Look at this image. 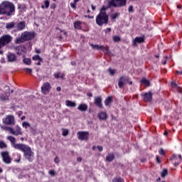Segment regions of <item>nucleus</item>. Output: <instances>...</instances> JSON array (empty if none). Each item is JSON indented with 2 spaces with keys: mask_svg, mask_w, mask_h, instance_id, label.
I'll use <instances>...</instances> for the list:
<instances>
[{
  "mask_svg": "<svg viewBox=\"0 0 182 182\" xmlns=\"http://www.w3.org/2000/svg\"><path fill=\"white\" fill-rule=\"evenodd\" d=\"M60 75V73H54V76L56 79H59V76Z\"/></svg>",
  "mask_w": 182,
  "mask_h": 182,
  "instance_id": "nucleus-47",
  "label": "nucleus"
},
{
  "mask_svg": "<svg viewBox=\"0 0 182 182\" xmlns=\"http://www.w3.org/2000/svg\"><path fill=\"white\" fill-rule=\"evenodd\" d=\"M64 76H65V74L60 73V76H59V78H60V79H63V77H64Z\"/></svg>",
  "mask_w": 182,
  "mask_h": 182,
  "instance_id": "nucleus-54",
  "label": "nucleus"
},
{
  "mask_svg": "<svg viewBox=\"0 0 182 182\" xmlns=\"http://www.w3.org/2000/svg\"><path fill=\"white\" fill-rule=\"evenodd\" d=\"M156 160L158 163H160V158L159 156H156Z\"/></svg>",
  "mask_w": 182,
  "mask_h": 182,
  "instance_id": "nucleus-61",
  "label": "nucleus"
},
{
  "mask_svg": "<svg viewBox=\"0 0 182 182\" xmlns=\"http://www.w3.org/2000/svg\"><path fill=\"white\" fill-rule=\"evenodd\" d=\"M77 109L80 112H86V110H87V106L86 104H80L78 105Z\"/></svg>",
  "mask_w": 182,
  "mask_h": 182,
  "instance_id": "nucleus-25",
  "label": "nucleus"
},
{
  "mask_svg": "<svg viewBox=\"0 0 182 182\" xmlns=\"http://www.w3.org/2000/svg\"><path fill=\"white\" fill-rule=\"evenodd\" d=\"M54 161L58 164L60 161L59 160V158L58 156H55Z\"/></svg>",
  "mask_w": 182,
  "mask_h": 182,
  "instance_id": "nucleus-49",
  "label": "nucleus"
},
{
  "mask_svg": "<svg viewBox=\"0 0 182 182\" xmlns=\"http://www.w3.org/2000/svg\"><path fill=\"white\" fill-rule=\"evenodd\" d=\"M56 90H57V92H60V90H61L60 87H57Z\"/></svg>",
  "mask_w": 182,
  "mask_h": 182,
  "instance_id": "nucleus-60",
  "label": "nucleus"
},
{
  "mask_svg": "<svg viewBox=\"0 0 182 182\" xmlns=\"http://www.w3.org/2000/svg\"><path fill=\"white\" fill-rule=\"evenodd\" d=\"M25 26H26L25 21H21L16 25L15 29L16 31H23V29H25Z\"/></svg>",
  "mask_w": 182,
  "mask_h": 182,
  "instance_id": "nucleus-17",
  "label": "nucleus"
},
{
  "mask_svg": "<svg viewBox=\"0 0 182 182\" xmlns=\"http://www.w3.org/2000/svg\"><path fill=\"white\" fill-rule=\"evenodd\" d=\"M1 156H2L3 161L6 164H9V163H11V157L9 156V153H8V151L1 152Z\"/></svg>",
  "mask_w": 182,
  "mask_h": 182,
  "instance_id": "nucleus-14",
  "label": "nucleus"
},
{
  "mask_svg": "<svg viewBox=\"0 0 182 182\" xmlns=\"http://www.w3.org/2000/svg\"><path fill=\"white\" fill-rule=\"evenodd\" d=\"M144 42V38L143 37H136L134 38L133 45L134 46H136V43H143Z\"/></svg>",
  "mask_w": 182,
  "mask_h": 182,
  "instance_id": "nucleus-23",
  "label": "nucleus"
},
{
  "mask_svg": "<svg viewBox=\"0 0 182 182\" xmlns=\"http://www.w3.org/2000/svg\"><path fill=\"white\" fill-rule=\"evenodd\" d=\"M3 130L5 132H9L10 134H13V136H22V128L19 127V125H16L15 129L11 127H1Z\"/></svg>",
  "mask_w": 182,
  "mask_h": 182,
  "instance_id": "nucleus-6",
  "label": "nucleus"
},
{
  "mask_svg": "<svg viewBox=\"0 0 182 182\" xmlns=\"http://www.w3.org/2000/svg\"><path fill=\"white\" fill-rule=\"evenodd\" d=\"M25 119H26V117H25V116H23V117H21V120H25Z\"/></svg>",
  "mask_w": 182,
  "mask_h": 182,
  "instance_id": "nucleus-63",
  "label": "nucleus"
},
{
  "mask_svg": "<svg viewBox=\"0 0 182 182\" xmlns=\"http://www.w3.org/2000/svg\"><path fill=\"white\" fill-rule=\"evenodd\" d=\"M141 82L145 85V86H150V81L146 78H143Z\"/></svg>",
  "mask_w": 182,
  "mask_h": 182,
  "instance_id": "nucleus-30",
  "label": "nucleus"
},
{
  "mask_svg": "<svg viewBox=\"0 0 182 182\" xmlns=\"http://www.w3.org/2000/svg\"><path fill=\"white\" fill-rule=\"evenodd\" d=\"M23 63L29 65H31V63H32V61H31V58H24Z\"/></svg>",
  "mask_w": 182,
  "mask_h": 182,
  "instance_id": "nucleus-34",
  "label": "nucleus"
},
{
  "mask_svg": "<svg viewBox=\"0 0 182 182\" xmlns=\"http://www.w3.org/2000/svg\"><path fill=\"white\" fill-rule=\"evenodd\" d=\"M109 9L108 6H103L100 10V13L96 16V23L98 26H103L109 23V14L106 12Z\"/></svg>",
  "mask_w": 182,
  "mask_h": 182,
  "instance_id": "nucleus-1",
  "label": "nucleus"
},
{
  "mask_svg": "<svg viewBox=\"0 0 182 182\" xmlns=\"http://www.w3.org/2000/svg\"><path fill=\"white\" fill-rule=\"evenodd\" d=\"M15 11V6L9 1H4L0 4V15L12 14Z\"/></svg>",
  "mask_w": 182,
  "mask_h": 182,
  "instance_id": "nucleus-3",
  "label": "nucleus"
},
{
  "mask_svg": "<svg viewBox=\"0 0 182 182\" xmlns=\"http://www.w3.org/2000/svg\"><path fill=\"white\" fill-rule=\"evenodd\" d=\"M18 8L22 12H25V11L26 10V6H25L24 5H21Z\"/></svg>",
  "mask_w": 182,
  "mask_h": 182,
  "instance_id": "nucleus-43",
  "label": "nucleus"
},
{
  "mask_svg": "<svg viewBox=\"0 0 182 182\" xmlns=\"http://www.w3.org/2000/svg\"><path fill=\"white\" fill-rule=\"evenodd\" d=\"M118 82V86L119 87V89H122V87L124 86H126V85H127V83H129V85H132L133 82L132 81H130V77H129L128 76L126 75H122L119 77V79L117 80Z\"/></svg>",
  "mask_w": 182,
  "mask_h": 182,
  "instance_id": "nucleus-8",
  "label": "nucleus"
},
{
  "mask_svg": "<svg viewBox=\"0 0 182 182\" xmlns=\"http://www.w3.org/2000/svg\"><path fill=\"white\" fill-rule=\"evenodd\" d=\"M127 0H108V8L114 6V8H122V6H126V2Z\"/></svg>",
  "mask_w": 182,
  "mask_h": 182,
  "instance_id": "nucleus-7",
  "label": "nucleus"
},
{
  "mask_svg": "<svg viewBox=\"0 0 182 182\" xmlns=\"http://www.w3.org/2000/svg\"><path fill=\"white\" fill-rule=\"evenodd\" d=\"M32 59L36 62V65L41 66V63H42V58L38 55L33 56Z\"/></svg>",
  "mask_w": 182,
  "mask_h": 182,
  "instance_id": "nucleus-18",
  "label": "nucleus"
},
{
  "mask_svg": "<svg viewBox=\"0 0 182 182\" xmlns=\"http://www.w3.org/2000/svg\"><path fill=\"white\" fill-rule=\"evenodd\" d=\"M144 102H150L151 100L152 94L151 92H146L144 95Z\"/></svg>",
  "mask_w": 182,
  "mask_h": 182,
  "instance_id": "nucleus-21",
  "label": "nucleus"
},
{
  "mask_svg": "<svg viewBox=\"0 0 182 182\" xmlns=\"http://www.w3.org/2000/svg\"><path fill=\"white\" fill-rule=\"evenodd\" d=\"M92 11H96V6L91 5Z\"/></svg>",
  "mask_w": 182,
  "mask_h": 182,
  "instance_id": "nucleus-58",
  "label": "nucleus"
},
{
  "mask_svg": "<svg viewBox=\"0 0 182 182\" xmlns=\"http://www.w3.org/2000/svg\"><path fill=\"white\" fill-rule=\"evenodd\" d=\"M108 72H109V74L111 75V76H113V75H114V73H116V71L114 70H112L111 68H109L108 70Z\"/></svg>",
  "mask_w": 182,
  "mask_h": 182,
  "instance_id": "nucleus-42",
  "label": "nucleus"
},
{
  "mask_svg": "<svg viewBox=\"0 0 182 182\" xmlns=\"http://www.w3.org/2000/svg\"><path fill=\"white\" fill-rule=\"evenodd\" d=\"M114 160V155L113 154H109L107 157H106V161H113Z\"/></svg>",
  "mask_w": 182,
  "mask_h": 182,
  "instance_id": "nucleus-26",
  "label": "nucleus"
},
{
  "mask_svg": "<svg viewBox=\"0 0 182 182\" xmlns=\"http://www.w3.org/2000/svg\"><path fill=\"white\" fill-rule=\"evenodd\" d=\"M14 93V90L11 89L9 86L5 87V90L0 95V102L1 103H6L11 100V95Z\"/></svg>",
  "mask_w": 182,
  "mask_h": 182,
  "instance_id": "nucleus-5",
  "label": "nucleus"
},
{
  "mask_svg": "<svg viewBox=\"0 0 182 182\" xmlns=\"http://www.w3.org/2000/svg\"><path fill=\"white\" fill-rule=\"evenodd\" d=\"M49 174L52 176V177H55V171L54 170H50L48 171Z\"/></svg>",
  "mask_w": 182,
  "mask_h": 182,
  "instance_id": "nucleus-45",
  "label": "nucleus"
},
{
  "mask_svg": "<svg viewBox=\"0 0 182 182\" xmlns=\"http://www.w3.org/2000/svg\"><path fill=\"white\" fill-rule=\"evenodd\" d=\"M71 8H73V9H76V3H70Z\"/></svg>",
  "mask_w": 182,
  "mask_h": 182,
  "instance_id": "nucleus-48",
  "label": "nucleus"
},
{
  "mask_svg": "<svg viewBox=\"0 0 182 182\" xmlns=\"http://www.w3.org/2000/svg\"><path fill=\"white\" fill-rule=\"evenodd\" d=\"M16 149L23 153L24 157H26L28 161H33L34 154L29 146L23 144V145H18Z\"/></svg>",
  "mask_w": 182,
  "mask_h": 182,
  "instance_id": "nucleus-2",
  "label": "nucleus"
},
{
  "mask_svg": "<svg viewBox=\"0 0 182 182\" xmlns=\"http://www.w3.org/2000/svg\"><path fill=\"white\" fill-rule=\"evenodd\" d=\"M22 126H23V127L28 129V127H31V124H29V122H23Z\"/></svg>",
  "mask_w": 182,
  "mask_h": 182,
  "instance_id": "nucleus-32",
  "label": "nucleus"
},
{
  "mask_svg": "<svg viewBox=\"0 0 182 182\" xmlns=\"http://www.w3.org/2000/svg\"><path fill=\"white\" fill-rule=\"evenodd\" d=\"M87 18H89V19H93V16H87Z\"/></svg>",
  "mask_w": 182,
  "mask_h": 182,
  "instance_id": "nucleus-64",
  "label": "nucleus"
},
{
  "mask_svg": "<svg viewBox=\"0 0 182 182\" xmlns=\"http://www.w3.org/2000/svg\"><path fill=\"white\" fill-rule=\"evenodd\" d=\"M4 46H5L4 45V43L0 40V49H1V48H4Z\"/></svg>",
  "mask_w": 182,
  "mask_h": 182,
  "instance_id": "nucleus-55",
  "label": "nucleus"
},
{
  "mask_svg": "<svg viewBox=\"0 0 182 182\" xmlns=\"http://www.w3.org/2000/svg\"><path fill=\"white\" fill-rule=\"evenodd\" d=\"M35 50L36 53H41V50H39L38 49H36Z\"/></svg>",
  "mask_w": 182,
  "mask_h": 182,
  "instance_id": "nucleus-62",
  "label": "nucleus"
},
{
  "mask_svg": "<svg viewBox=\"0 0 182 182\" xmlns=\"http://www.w3.org/2000/svg\"><path fill=\"white\" fill-rule=\"evenodd\" d=\"M128 11H129V12H133V6H129Z\"/></svg>",
  "mask_w": 182,
  "mask_h": 182,
  "instance_id": "nucleus-51",
  "label": "nucleus"
},
{
  "mask_svg": "<svg viewBox=\"0 0 182 182\" xmlns=\"http://www.w3.org/2000/svg\"><path fill=\"white\" fill-rule=\"evenodd\" d=\"M50 89H52L50 83L48 82H44L41 86V93H43V95H48L49 92H50Z\"/></svg>",
  "mask_w": 182,
  "mask_h": 182,
  "instance_id": "nucleus-10",
  "label": "nucleus"
},
{
  "mask_svg": "<svg viewBox=\"0 0 182 182\" xmlns=\"http://www.w3.org/2000/svg\"><path fill=\"white\" fill-rule=\"evenodd\" d=\"M112 39L114 41V42H119L120 41V37L119 36H114L112 37Z\"/></svg>",
  "mask_w": 182,
  "mask_h": 182,
  "instance_id": "nucleus-39",
  "label": "nucleus"
},
{
  "mask_svg": "<svg viewBox=\"0 0 182 182\" xmlns=\"http://www.w3.org/2000/svg\"><path fill=\"white\" fill-rule=\"evenodd\" d=\"M65 106H67V107H76V102L70 100H66Z\"/></svg>",
  "mask_w": 182,
  "mask_h": 182,
  "instance_id": "nucleus-24",
  "label": "nucleus"
},
{
  "mask_svg": "<svg viewBox=\"0 0 182 182\" xmlns=\"http://www.w3.org/2000/svg\"><path fill=\"white\" fill-rule=\"evenodd\" d=\"M26 53V48L24 46H20L17 48L18 55H25Z\"/></svg>",
  "mask_w": 182,
  "mask_h": 182,
  "instance_id": "nucleus-22",
  "label": "nucleus"
},
{
  "mask_svg": "<svg viewBox=\"0 0 182 182\" xmlns=\"http://www.w3.org/2000/svg\"><path fill=\"white\" fill-rule=\"evenodd\" d=\"M80 25H81V23L80 21H77L74 23V26L75 29H80V28H82Z\"/></svg>",
  "mask_w": 182,
  "mask_h": 182,
  "instance_id": "nucleus-33",
  "label": "nucleus"
},
{
  "mask_svg": "<svg viewBox=\"0 0 182 182\" xmlns=\"http://www.w3.org/2000/svg\"><path fill=\"white\" fill-rule=\"evenodd\" d=\"M119 16V13H114V14H112L110 15V18H111V21H112L113 22H114V21H116V18H117Z\"/></svg>",
  "mask_w": 182,
  "mask_h": 182,
  "instance_id": "nucleus-29",
  "label": "nucleus"
},
{
  "mask_svg": "<svg viewBox=\"0 0 182 182\" xmlns=\"http://www.w3.org/2000/svg\"><path fill=\"white\" fill-rule=\"evenodd\" d=\"M35 38V35L29 31H24L21 34V36L15 40L16 43H23L26 41H31Z\"/></svg>",
  "mask_w": 182,
  "mask_h": 182,
  "instance_id": "nucleus-4",
  "label": "nucleus"
},
{
  "mask_svg": "<svg viewBox=\"0 0 182 182\" xmlns=\"http://www.w3.org/2000/svg\"><path fill=\"white\" fill-rule=\"evenodd\" d=\"M87 96H88V97H92V96H93V95H92V92H88V93H87Z\"/></svg>",
  "mask_w": 182,
  "mask_h": 182,
  "instance_id": "nucleus-57",
  "label": "nucleus"
},
{
  "mask_svg": "<svg viewBox=\"0 0 182 182\" xmlns=\"http://www.w3.org/2000/svg\"><path fill=\"white\" fill-rule=\"evenodd\" d=\"M97 117L100 120H106L107 119V114L105 112H101L97 114Z\"/></svg>",
  "mask_w": 182,
  "mask_h": 182,
  "instance_id": "nucleus-20",
  "label": "nucleus"
},
{
  "mask_svg": "<svg viewBox=\"0 0 182 182\" xmlns=\"http://www.w3.org/2000/svg\"><path fill=\"white\" fill-rule=\"evenodd\" d=\"M15 26H16L14 22H10L6 24V29H12V28H15Z\"/></svg>",
  "mask_w": 182,
  "mask_h": 182,
  "instance_id": "nucleus-27",
  "label": "nucleus"
},
{
  "mask_svg": "<svg viewBox=\"0 0 182 182\" xmlns=\"http://www.w3.org/2000/svg\"><path fill=\"white\" fill-rule=\"evenodd\" d=\"M164 60L162 62V65H166L167 63V57H164Z\"/></svg>",
  "mask_w": 182,
  "mask_h": 182,
  "instance_id": "nucleus-50",
  "label": "nucleus"
},
{
  "mask_svg": "<svg viewBox=\"0 0 182 182\" xmlns=\"http://www.w3.org/2000/svg\"><path fill=\"white\" fill-rule=\"evenodd\" d=\"M23 71L26 72V73H28V74L32 73V69L31 68H24Z\"/></svg>",
  "mask_w": 182,
  "mask_h": 182,
  "instance_id": "nucleus-44",
  "label": "nucleus"
},
{
  "mask_svg": "<svg viewBox=\"0 0 182 182\" xmlns=\"http://www.w3.org/2000/svg\"><path fill=\"white\" fill-rule=\"evenodd\" d=\"M6 144L4 141H0V149H6Z\"/></svg>",
  "mask_w": 182,
  "mask_h": 182,
  "instance_id": "nucleus-41",
  "label": "nucleus"
},
{
  "mask_svg": "<svg viewBox=\"0 0 182 182\" xmlns=\"http://www.w3.org/2000/svg\"><path fill=\"white\" fill-rule=\"evenodd\" d=\"M159 154H161V156H164V154H165L164 150L161 149V150L159 151Z\"/></svg>",
  "mask_w": 182,
  "mask_h": 182,
  "instance_id": "nucleus-53",
  "label": "nucleus"
},
{
  "mask_svg": "<svg viewBox=\"0 0 182 182\" xmlns=\"http://www.w3.org/2000/svg\"><path fill=\"white\" fill-rule=\"evenodd\" d=\"M112 102H113L112 97H108L105 102V106H110V103H112Z\"/></svg>",
  "mask_w": 182,
  "mask_h": 182,
  "instance_id": "nucleus-28",
  "label": "nucleus"
},
{
  "mask_svg": "<svg viewBox=\"0 0 182 182\" xmlns=\"http://www.w3.org/2000/svg\"><path fill=\"white\" fill-rule=\"evenodd\" d=\"M171 86L172 87H178V89L180 93H181V88L177 87V84H176V82H171Z\"/></svg>",
  "mask_w": 182,
  "mask_h": 182,
  "instance_id": "nucleus-38",
  "label": "nucleus"
},
{
  "mask_svg": "<svg viewBox=\"0 0 182 182\" xmlns=\"http://www.w3.org/2000/svg\"><path fill=\"white\" fill-rule=\"evenodd\" d=\"M7 140H9V141L12 144V147H14V149H16V150H18V148H16V147H18V146H23V144H16V139H15V137H14L12 136H7Z\"/></svg>",
  "mask_w": 182,
  "mask_h": 182,
  "instance_id": "nucleus-11",
  "label": "nucleus"
},
{
  "mask_svg": "<svg viewBox=\"0 0 182 182\" xmlns=\"http://www.w3.org/2000/svg\"><path fill=\"white\" fill-rule=\"evenodd\" d=\"M112 31V28H107L106 30H105V32L107 33V32H111Z\"/></svg>",
  "mask_w": 182,
  "mask_h": 182,
  "instance_id": "nucleus-56",
  "label": "nucleus"
},
{
  "mask_svg": "<svg viewBox=\"0 0 182 182\" xmlns=\"http://www.w3.org/2000/svg\"><path fill=\"white\" fill-rule=\"evenodd\" d=\"M3 123L7 126H15V117L12 115H8L6 118L3 119Z\"/></svg>",
  "mask_w": 182,
  "mask_h": 182,
  "instance_id": "nucleus-9",
  "label": "nucleus"
},
{
  "mask_svg": "<svg viewBox=\"0 0 182 182\" xmlns=\"http://www.w3.org/2000/svg\"><path fill=\"white\" fill-rule=\"evenodd\" d=\"M167 174H168L167 169H164V171L161 172V177H166Z\"/></svg>",
  "mask_w": 182,
  "mask_h": 182,
  "instance_id": "nucleus-40",
  "label": "nucleus"
},
{
  "mask_svg": "<svg viewBox=\"0 0 182 182\" xmlns=\"http://www.w3.org/2000/svg\"><path fill=\"white\" fill-rule=\"evenodd\" d=\"M45 8H49V1L46 0L44 1Z\"/></svg>",
  "mask_w": 182,
  "mask_h": 182,
  "instance_id": "nucleus-46",
  "label": "nucleus"
},
{
  "mask_svg": "<svg viewBox=\"0 0 182 182\" xmlns=\"http://www.w3.org/2000/svg\"><path fill=\"white\" fill-rule=\"evenodd\" d=\"M95 105L100 109H103V105L102 104V97H96L94 101Z\"/></svg>",
  "mask_w": 182,
  "mask_h": 182,
  "instance_id": "nucleus-16",
  "label": "nucleus"
},
{
  "mask_svg": "<svg viewBox=\"0 0 182 182\" xmlns=\"http://www.w3.org/2000/svg\"><path fill=\"white\" fill-rule=\"evenodd\" d=\"M1 41L3 43L4 46L8 45L9 42L12 41V36L9 35L3 36L0 38Z\"/></svg>",
  "mask_w": 182,
  "mask_h": 182,
  "instance_id": "nucleus-13",
  "label": "nucleus"
},
{
  "mask_svg": "<svg viewBox=\"0 0 182 182\" xmlns=\"http://www.w3.org/2000/svg\"><path fill=\"white\" fill-rule=\"evenodd\" d=\"M172 162L174 166H178L181 163V155H174L172 158Z\"/></svg>",
  "mask_w": 182,
  "mask_h": 182,
  "instance_id": "nucleus-15",
  "label": "nucleus"
},
{
  "mask_svg": "<svg viewBox=\"0 0 182 182\" xmlns=\"http://www.w3.org/2000/svg\"><path fill=\"white\" fill-rule=\"evenodd\" d=\"M8 62H16V55L14 53H10L7 55Z\"/></svg>",
  "mask_w": 182,
  "mask_h": 182,
  "instance_id": "nucleus-19",
  "label": "nucleus"
},
{
  "mask_svg": "<svg viewBox=\"0 0 182 182\" xmlns=\"http://www.w3.org/2000/svg\"><path fill=\"white\" fill-rule=\"evenodd\" d=\"M112 182H124L122 178H115L112 180Z\"/></svg>",
  "mask_w": 182,
  "mask_h": 182,
  "instance_id": "nucleus-37",
  "label": "nucleus"
},
{
  "mask_svg": "<svg viewBox=\"0 0 182 182\" xmlns=\"http://www.w3.org/2000/svg\"><path fill=\"white\" fill-rule=\"evenodd\" d=\"M97 149L100 151H103V147L102 146H97Z\"/></svg>",
  "mask_w": 182,
  "mask_h": 182,
  "instance_id": "nucleus-52",
  "label": "nucleus"
},
{
  "mask_svg": "<svg viewBox=\"0 0 182 182\" xmlns=\"http://www.w3.org/2000/svg\"><path fill=\"white\" fill-rule=\"evenodd\" d=\"M69 134V130L63 129L62 136H66Z\"/></svg>",
  "mask_w": 182,
  "mask_h": 182,
  "instance_id": "nucleus-36",
  "label": "nucleus"
},
{
  "mask_svg": "<svg viewBox=\"0 0 182 182\" xmlns=\"http://www.w3.org/2000/svg\"><path fill=\"white\" fill-rule=\"evenodd\" d=\"M77 136L79 140H87L89 139V132H78Z\"/></svg>",
  "mask_w": 182,
  "mask_h": 182,
  "instance_id": "nucleus-12",
  "label": "nucleus"
},
{
  "mask_svg": "<svg viewBox=\"0 0 182 182\" xmlns=\"http://www.w3.org/2000/svg\"><path fill=\"white\" fill-rule=\"evenodd\" d=\"M100 50H102L105 52V53H109V48L108 47H105L103 46H101V49Z\"/></svg>",
  "mask_w": 182,
  "mask_h": 182,
  "instance_id": "nucleus-31",
  "label": "nucleus"
},
{
  "mask_svg": "<svg viewBox=\"0 0 182 182\" xmlns=\"http://www.w3.org/2000/svg\"><path fill=\"white\" fill-rule=\"evenodd\" d=\"M77 161H78L79 163H80V161H82V158H81V157H77Z\"/></svg>",
  "mask_w": 182,
  "mask_h": 182,
  "instance_id": "nucleus-59",
  "label": "nucleus"
},
{
  "mask_svg": "<svg viewBox=\"0 0 182 182\" xmlns=\"http://www.w3.org/2000/svg\"><path fill=\"white\" fill-rule=\"evenodd\" d=\"M92 49H97V50H100L102 46H99V45H95V44H92L91 45Z\"/></svg>",
  "mask_w": 182,
  "mask_h": 182,
  "instance_id": "nucleus-35",
  "label": "nucleus"
}]
</instances>
